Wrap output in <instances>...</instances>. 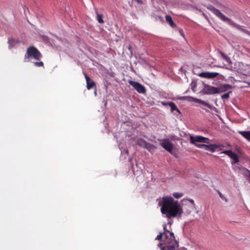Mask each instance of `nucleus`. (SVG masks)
Listing matches in <instances>:
<instances>
[{
  "instance_id": "2eb2a0df",
  "label": "nucleus",
  "mask_w": 250,
  "mask_h": 250,
  "mask_svg": "<svg viewBox=\"0 0 250 250\" xmlns=\"http://www.w3.org/2000/svg\"><path fill=\"white\" fill-rule=\"evenodd\" d=\"M238 133L250 142V131H238Z\"/></svg>"
},
{
  "instance_id": "bb28decb",
  "label": "nucleus",
  "mask_w": 250,
  "mask_h": 250,
  "mask_svg": "<svg viewBox=\"0 0 250 250\" xmlns=\"http://www.w3.org/2000/svg\"><path fill=\"white\" fill-rule=\"evenodd\" d=\"M188 201L191 203L192 205H194V202L192 199L189 200Z\"/></svg>"
},
{
  "instance_id": "4be33fe9",
  "label": "nucleus",
  "mask_w": 250,
  "mask_h": 250,
  "mask_svg": "<svg viewBox=\"0 0 250 250\" xmlns=\"http://www.w3.org/2000/svg\"><path fill=\"white\" fill-rule=\"evenodd\" d=\"M145 147H146L148 150H150L154 148V146L151 144L147 142Z\"/></svg>"
},
{
  "instance_id": "c756f323",
  "label": "nucleus",
  "mask_w": 250,
  "mask_h": 250,
  "mask_svg": "<svg viewBox=\"0 0 250 250\" xmlns=\"http://www.w3.org/2000/svg\"><path fill=\"white\" fill-rule=\"evenodd\" d=\"M166 228V226H165L164 229H165Z\"/></svg>"
},
{
  "instance_id": "20e7f679",
  "label": "nucleus",
  "mask_w": 250,
  "mask_h": 250,
  "mask_svg": "<svg viewBox=\"0 0 250 250\" xmlns=\"http://www.w3.org/2000/svg\"><path fill=\"white\" fill-rule=\"evenodd\" d=\"M42 57V55L37 48L33 46L27 48L26 52L24 56L25 62H27L26 59L33 58L37 61H39Z\"/></svg>"
},
{
  "instance_id": "5701e85b",
  "label": "nucleus",
  "mask_w": 250,
  "mask_h": 250,
  "mask_svg": "<svg viewBox=\"0 0 250 250\" xmlns=\"http://www.w3.org/2000/svg\"><path fill=\"white\" fill-rule=\"evenodd\" d=\"M231 93V91H229L227 92V93H225V94L222 95L221 98L223 99H228L229 97V94Z\"/></svg>"
},
{
  "instance_id": "f8f14e48",
  "label": "nucleus",
  "mask_w": 250,
  "mask_h": 250,
  "mask_svg": "<svg viewBox=\"0 0 250 250\" xmlns=\"http://www.w3.org/2000/svg\"><path fill=\"white\" fill-rule=\"evenodd\" d=\"M84 77L86 82V88L89 90L94 86H95V83L94 81H92L90 78L85 74L83 73Z\"/></svg>"
},
{
  "instance_id": "f257e3e1",
  "label": "nucleus",
  "mask_w": 250,
  "mask_h": 250,
  "mask_svg": "<svg viewBox=\"0 0 250 250\" xmlns=\"http://www.w3.org/2000/svg\"><path fill=\"white\" fill-rule=\"evenodd\" d=\"M161 206V211L165 214L168 219L177 217L181 218L183 213L182 207L178 201L175 200L171 196L164 197L159 202Z\"/></svg>"
},
{
  "instance_id": "9b49d317",
  "label": "nucleus",
  "mask_w": 250,
  "mask_h": 250,
  "mask_svg": "<svg viewBox=\"0 0 250 250\" xmlns=\"http://www.w3.org/2000/svg\"><path fill=\"white\" fill-rule=\"evenodd\" d=\"M219 74L217 72H202L199 74V76L202 78L208 79H213L217 77Z\"/></svg>"
},
{
  "instance_id": "412c9836",
  "label": "nucleus",
  "mask_w": 250,
  "mask_h": 250,
  "mask_svg": "<svg viewBox=\"0 0 250 250\" xmlns=\"http://www.w3.org/2000/svg\"><path fill=\"white\" fill-rule=\"evenodd\" d=\"M172 195L175 198L177 199L180 198L183 196V194L182 193L177 192H174Z\"/></svg>"
},
{
  "instance_id": "a878e982",
  "label": "nucleus",
  "mask_w": 250,
  "mask_h": 250,
  "mask_svg": "<svg viewBox=\"0 0 250 250\" xmlns=\"http://www.w3.org/2000/svg\"><path fill=\"white\" fill-rule=\"evenodd\" d=\"M243 32H245V33H246L250 36V32L248 30H247L245 29H243Z\"/></svg>"
},
{
  "instance_id": "9d476101",
  "label": "nucleus",
  "mask_w": 250,
  "mask_h": 250,
  "mask_svg": "<svg viewBox=\"0 0 250 250\" xmlns=\"http://www.w3.org/2000/svg\"><path fill=\"white\" fill-rule=\"evenodd\" d=\"M161 146L170 153H172L173 145L168 139H164L160 143Z\"/></svg>"
},
{
  "instance_id": "aec40b11",
  "label": "nucleus",
  "mask_w": 250,
  "mask_h": 250,
  "mask_svg": "<svg viewBox=\"0 0 250 250\" xmlns=\"http://www.w3.org/2000/svg\"><path fill=\"white\" fill-rule=\"evenodd\" d=\"M146 143L147 142L143 139L141 138L138 140V144L139 146L145 147Z\"/></svg>"
},
{
  "instance_id": "393cba45",
  "label": "nucleus",
  "mask_w": 250,
  "mask_h": 250,
  "mask_svg": "<svg viewBox=\"0 0 250 250\" xmlns=\"http://www.w3.org/2000/svg\"><path fill=\"white\" fill-rule=\"evenodd\" d=\"M163 237V234L162 233H160L159 235H157V236L156 238V239L161 240Z\"/></svg>"
},
{
  "instance_id": "6e6552de",
  "label": "nucleus",
  "mask_w": 250,
  "mask_h": 250,
  "mask_svg": "<svg viewBox=\"0 0 250 250\" xmlns=\"http://www.w3.org/2000/svg\"><path fill=\"white\" fill-rule=\"evenodd\" d=\"M128 83L138 93L142 94L146 93L145 87L140 83L133 81H129Z\"/></svg>"
},
{
  "instance_id": "1a4fd4ad",
  "label": "nucleus",
  "mask_w": 250,
  "mask_h": 250,
  "mask_svg": "<svg viewBox=\"0 0 250 250\" xmlns=\"http://www.w3.org/2000/svg\"><path fill=\"white\" fill-rule=\"evenodd\" d=\"M221 153H224L230 157L232 160L231 162L232 165L238 163L239 162L238 155L231 150H224Z\"/></svg>"
},
{
  "instance_id": "cd10ccee",
  "label": "nucleus",
  "mask_w": 250,
  "mask_h": 250,
  "mask_svg": "<svg viewBox=\"0 0 250 250\" xmlns=\"http://www.w3.org/2000/svg\"><path fill=\"white\" fill-rule=\"evenodd\" d=\"M248 172H249V176H250V171H249V170H248Z\"/></svg>"
},
{
  "instance_id": "b1692460",
  "label": "nucleus",
  "mask_w": 250,
  "mask_h": 250,
  "mask_svg": "<svg viewBox=\"0 0 250 250\" xmlns=\"http://www.w3.org/2000/svg\"><path fill=\"white\" fill-rule=\"evenodd\" d=\"M34 64L37 67H41L43 66V63L41 61L39 62H34Z\"/></svg>"
},
{
  "instance_id": "423d86ee",
  "label": "nucleus",
  "mask_w": 250,
  "mask_h": 250,
  "mask_svg": "<svg viewBox=\"0 0 250 250\" xmlns=\"http://www.w3.org/2000/svg\"><path fill=\"white\" fill-rule=\"evenodd\" d=\"M190 142L191 144L194 145L198 148H204L205 144H200L196 143H204L206 144L209 143V139L201 136H190Z\"/></svg>"
},
{
  "instance_id": "0eeeda50",
  "label": "nucleus",
  "mask_w": 250,
  "mask_h": 250,
  "mask_svg": "<svg viewBox=\"0 0 250 250\" xmlns=\"http://www.w3.org/2000/svg\"><path fill=\"white\" fill-rule=\"evenodd\" d=\"M187 98L191 99H192L193 101H195L196 102L202 104V105L203 106V107H202V108L203 109L205 110L207 112H209V111L208 109H207V108H208V109H209L210 110H213L215 111H216V108L215 107H214V106H213L212 105L206 103V102H205L204 101H202L200 99H196V98H193L191 97H187Z\"/></svg>"
},
{
  "instance_id": "ddd939ff",
  "label": "nucleus",
  "mask_w": 250,
  "mask_h": 250,
  "mask_svg": "<svg viewBox=\"0 0 250 250\" xmlns=\"http://www.w3.org/2000/svg\"><path fill=\"white\" fill-rule=\"evenodd\" d=\"M219 146L216 144L205 145L204 149L206 150L213 152Z\"/></svg>"
},
{
  "instance_id": "dca6fc26",
  "label": "nucleus",
  "mask_w": 250,
  "mask_h": 250,
  "mask_svg": "<svg viewBox=\"0 0 250 250\" xmlns=\"http://www.w3.org/2000/svg\"><path fill=\"white\" fill-rule=\"evenodd\" d=\"M167 104L169 106V107L171 108V111L172 112H173L174 111H176L178 113H180L179 109L177 108V106L174 103L170 102L168 103Z\"/></svg>"
},
{
  "instance_id": "6ab92c4d",
  "label": "nucleus",
  "mask_w": 250,
  "mask_h": 250,
  "mask_svg": "<svg viewBox=\"0 0 250 250\" xmlns=\"http://www.w3.org/2000/svg\"><path fill=\"white\" fill-rule=\"evenodd\" d=\"M103 15L101 14L97 13V20L100 23H103L104 22V20L103 19Z\"/></svg>"
},
{
  "instance_id": "c85d7f7f",
  "label": "nucleus",
  "mask_w": 250,
  "mask_h": 250,
  "mask_svg": "<svg viewBox=\"0 0 250 250\" xmlns=\"http://www.w3.org/2000/svg\"><path fill=\"white\" fill-rule=\"evenodd\" d=\"M125 153H128V150H126L125 151Z\"/></svg>"
},
{
  "instance_id": "4468645a",
  "label": "nucleus",
  "mask_w": 250,
  "mask_h": 250,
  "mask_svg": "<svg viewBox=\"0 0 250 250\" xmlns=\"http://www.w3.org/2000/svg\"><path fill=\"white\" fill-rule=\"evenodd\" d=\"M166 21L167 23H168L172 28H174L177 27L176 24L173 21L171 16L167 15L166 16Z\"/></svg>"
},
{
  "instance_id": "a211bd4d",
  "label": "nucleus",
  "mask_w": 250,
  "mask_h": 250,
  "mask_svg": "<svg viewBox=\"0 0 250 250\" xmlns=\"http://www.w3.org/2000/svg\"><path fill=\"white\" fill-rule=\"evenodd\" d=\"M220 54L221 55L223 58L228 62H229V64L232 63V62L230 59L229 57L227 55H226L225 54H224L222 52H220Z\"/></svg>"
},
{
  "instance_id": "f03ea898",
  "label": "nucleus",
  "mask_w": 250,
  "mask_h": 250,
  "mask_svg": "<svg viewBox=\"0 0 250 250\" xmlns=\"http://www.w3.org/2000/svg\"><path fill=\"white\" fill-rule=\"evenodd\" d=\"M167 232L169 233V235L165 233L163 244L160 243L158 246L161 250H174L178 247V242L175 240L173 232L169 231Z\"/></svg>"
},
{
  "instance_id": "39448f33",
  "label": "nucleus",
  "mask_w": 250,
  "mask_h": 250,
  "mask_svg": "<svg viewBox=\"0 0 250 250\" xmlns=\"http://www.w3.org/2000/svg\"><path fill=\"white\" fill-rule=\"evenodd\" d=\"M210 10L214 14H215L217 17L220 18L222 21H227L230 25H233L237 27L239 30H240L241 31H243V28L241 26L237 24L236 23H235L232 20H231L230 19L228 18L224 14H223L219 10L217 9L216 8L213 7H212L210 8Z\"/></svg>"
},
{
  "instance_id": "f3484780",
  "label": "nucleus",
  "mask_w": 250,
  "mask_h": 250,
  "mask_svg": "<svg viewBox=\"0 0 250 250\" xmlns=\"http://www.w3.org/2000/svg\"><path fill=\"white\" fill-rule=\"evenodd\" d=\"M8 42L9 44V48H11L16 45V44L18 42V41L11 38L9 39Z\"/></svg>"
},
{
  "instance_id": "7ed1b4c3",
  "label": "nucleus",
  "mask_w": 250,
  "mask_h": 250,
  "mask_svg": "<svg viewBox=\"0 0 250 250\" xmlns=\"http://www.w3.org/2000/svg\"><path fill=\"white\" fill-rule=\"evenodd\" d=\"M231 87V85L229 84H225L220 87H216L205 84H204V87L203 89V92L205 94H213L226 91L229 89Z\"/></svg>"
}]
</instances>
